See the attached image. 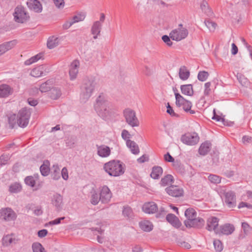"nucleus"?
<instances>
[{
    "mask_svg": "<svg viewBox=\"0 0 252 252\" xmlns=\"http://www.w3.org/2000/svg\"><path fill=\"white\" fill-rule=\"evenodd\" d=\"M125 164L120 160H112L104 164L103 169L110 176L118 177L124 174Z\"/></svg>",
    "mask_w": 252,
    "mask_h": 252,
    "instance_id": "nucleus-1",
    "label": "nucleus"
},
{
    "mask_svg": "<svg viewBox=\"0 0 252 252\" xmlns=\"http://www.w3.org/2000/svg\"><path fill=\"white\" fill-rule=\"evenodd\" d=\"M96 83L93 79H85L81 87L80 99L86 102L94 91Z\"/></svg>",
    "mask_w": 252,
    "mask_h": 252,
    "instance_id": "nucleus-2",
    "label": "nucleus"
},
{
    "mask_svg": "<svg viewBox=\"0 0 252 252\" xmlns=\"http://www.w3.org/2000/svg\"><path fill=\"white\" fill-rule=\"evenodd\" d=\"M108 104L109 102L105 99L103 94L97 97L94 107L99 116L104 118L108 115L109 110L107 109Z\"/></svg>",
    "mask_w": 252,
    "mask_h": 252,
    "instance_id": "nucleus-3",
    "label": "nucleus"
},
{
    "mask_svg": "<svg viewBox=\"0 0 252 252\" xmlns=\"http://www.w3.org/2000/svg\"><path fill=\"white\" fill-rule=\"evenodd\" d=\"M189 34L188 30L183 27V24L178 25V28L172 30L170 34L171 38L176 41H179L187 37Z\"/></svg>",
    "mask_w": 252,
    "mask_h": 252,
    "instance_id": "nucleus-4",
    "label": "nucleus"
},
{
    "mask_svg": "<svg viewBox=\"0 0 252 252\" xmlns=\"http://www.w3.org/2000/svg\"><path fill=\"white\" fill-rule=\"evenodd\" d=\"M31 116V112L27 108H23L20 110L17 115V125L22 127H25L29 124Z\"/></svg>",
    "mask_w": 252,
    "mask_h": 252,
    "instance_id": "nucleus-5",
    "label": "nucleus"
},
{
    "mask_svg": "<svg viewBox=\"0 0 252 252\" xmlns=\"http://www.w3.org/2000/svg\"><path fill=\"white\" fill-rule=\"evenodd\" d=\"M124 116L126 122L131 126H138L139 125L138 119L136 116L134 111L131 109L127 108L124 111Z\"/></svg>",
    "mask_w": 252,
    "mask_h": 252,
    "instance_id": "nucleus-6",
    "label": "nucleus"
},
{
    "mask_svg": "<svg viewBox=\"0 0 252 252\" xmlns=\"http://www.w3.org/2000/svg\"><path fill=\"white\" fill-rule=\"evenodd\" d=\"M175 103L177 107H182L186 112H189L191 114L195 113L194 110L191 109L192 105L191 102L185 99L182 95H177V98Z\"/></svg>",
    "mask_w": 252,
    "mask_h": 252,
    "instance_id": "nucleus-7",
    "label": "nucleus"
},
{
    "mask_svg": "<svg viewBox=\"0 0 252 252\" xmlns=\"http://www.w3.org/2000/svg\"><path fill=\"white\" fill-rule=\"evenodd\" d=\"M199 137L196 132H187L182 135L181 141L188 145L193 146L197 144Z\"/></svg>",
    "mask_w": 252,
    "mask_h": 252,
    "instance_id": "nucleus-8",
    "label": "nucleus"
},
{
    "mask_svg": "<svg viewBox=\"0 0 252 252\" xmlns=\"http://www.w3.org/2000/svg\"><path fill=\"white\" fill-rule=\"evenodd\" d=\"M17 215L10 208H3L0 209V219L5 221H13L16 220Z\"/></svg>",
    "mask_w": 252,
    "mask_h": 252,
    "instance_id": "nucleus-9",
    "label": "nucleus"
},
{
    "mask_svg": "<svg viewBox=\"0 0 252 252\" xmlns=\"http://www.w3.org/2000/svg\"><path fill=\"white\" fill-rule=\"evenodd\" d=\"M184 224L187 227L202 228L205 224V220L201 218L195 217L189 220H185Z\"/></svg>",
    "mask_w": 252,
    "mask_h": 252,
    "instance_id": "nucleus-10",
    "label": "nucleus"
},
{
    "mask_svg": "<svg viewBox=\"0 0 252 252\" xmlns=\"http://www.w3.org/2000/svg\"><path fill=\"white\" fill-rule=\"evenodd\" d=\"M14 19L18 23H23L29 18L23 7H17L14 13Z\"/></svg>",
    "mask_w": 252,
    "mask_h": 252,
    "instance_id": "nucleus-11",
    "label": "nucleus"
},
{
    "mask_svg": "<svg viewBox=\"0 0 252 252\" xmlns=\"http://www.w3.org/2000/svg\"><path fill=\"white\" fill-rule=\"evenodd\" d=\"M219 219L216 217H210L207 220V225L206 228L209 231H214L217 234L219 227Z\"/></svg>",
    "mask_w": 252,
    "mask_h": 252,
    "instance_id": "nucleus-12",
    "label": "nucleus"
},
{
    "mask_svg": "<svg viewBox=\"0 0 252 252\" xmlns=\"http://www.w3.org/2000/svg\"><path fill=\"white\" fill-rule=\"evenodd\" d=\"M112 195V193L108 187L106 186H104L102 187L99 193V199H100L101 203H107L110 201Z\"/></svg>",
    "mask_w": 252,
    "mask_h": 252,
    "instance_id": "nucleus-13",
    "label": "nucleus"
},
{
    "mask_svg": "<svg viewBox=\"0 0 252 252\" xmlns=\"http://www.w3.org/2000/svg\"><path fill=\"white\" fill-rule=\"evenodd\" d=\"M166 192L170 196L175 197L183 195L184 190L178 186L171 185L165 189Z\"/></svg>",
    "mask_w": 252,
    "mask_h": 252,
    "instance_id": "nucleus-14",
    "label": "nucleus"
},
{
    "mask_svg": "<svg viewBox=\"0 0 252 252\" xmlns=\"http://www.w3.org/2000/svg\"><path fill=\"white\" fill-rule=\"evenodd\" d=\"M52 203L58 212L61 211L63 205V196L59 193L54 194L52 199Z\"/></svg>",
    "mask_w": 252,
    "mask_h": 252,
    "instance_id": "nucleus-15",
    "label": "nucleus"
},
{
    "mask_svg": "<svg viewBox=\"0 0 252 252\" xmlns=\"http://www.w3.org/2000/svg\"><path fill=\"white\" fill-rule=\"evenodd\" d=\"M235 230L234 226L230 223H226L220 225L217 231V234H223L228 235L232 234Z\"/></svg>",
    "mask_w": 252,
    "mask_h": 252,
    "instance_id": "nucleus-16",
    "label": "nucleus"
},
{
    "mask_svg": "<svg viewBox=\"0 0 252 252\" xmlns=\"http://www.w3.org/2000/svg\"><path fill=\"white\" fill-rule=\"evenodd\" d=\"M225 202L229 208H233L236 206V196L233 191L227 192L225 194Z\"/></svg>",
    "mask_w": 252,
    "mask_h": 252,
    "instance_id": "nucleus-17",
    "label": "nucleus"
},
{
    "mask_svg": "<svg viewBox=\"0 0 252 252\" xmlns=\"http://www.w3.org/2000/svg\"><path fill=\"white\" fill-rule=\"evenodd\" d=\"M158 206L154 202H146L142 206V210L147 214H154L157 212Z\"/></svg>",
    "mask_w": 252,
    "mask_h": 252,
    "instance_id": "nucleus-18",
    "label": "nucleus"
},
{
    "mask_svg": "<svg viewBox=\"0 0 252 252\" xmlns=\"http://www.w3.org/2000/svg\"><path fill=\"white\" fill-rule=\"evenodd\" d=\"M27 4L30 9L36 12H41L42 10V5L38 0H28Z\"/></svg>",
    "mask_w": 252,
    "mask_h": 252,
    "instance_id": "nucleus-19",
    "label": "nucleus"
},
{
    "mask_svg": "<svg viewBox=\"0 0 252 252\" xmlns=\"http://www.w3.org/2000/svg\"><path fill=\"white\" fill-rule=\"evenodd\" d=\"M166 220L169 223L175 228H178L182 225V223L178 217L173 214H168L166 216Z\"/></svg>",
    "mask_w": 252,
    "mask_h": 252,
    "instance_id": "nucleus-20",
    "label": "nucleus"
},
{
    "mask_svg": "<svg viewBox=\"0 0 252 252\" xmlns=\"http://www.w3.org/2000/svg\"><path fill=\"white\" fill-rule=\"evenodd\" d=\"M102 24L100 21H95L93 23L91 28V33L94 35L93 38L95 39L97 38L98 35L100 34L101 30Z\"/></svg>",
    "mask_w": 252,
    "mask_h": 252,
    "instance_id": "nucleus-21",
    "label": "nucleus"
},
{
    "mask_svg": "<svg viewBox=\"0 0 252 252\" xmlns=\"http://www.w3.org/2000/svg\"><path fill=\"white\" fill-rule=\"evenodd\" d=\"M79 63L77 61H73L71 64L70 67L69 69V75L71 80H73L76 78V76L78 72V66Z\"/></svg>",
    "mask_w": 252,
    "mask_h": 252,
    "instance_id": "nucleus-22",
    "label": "nucleus"
},
{
    "mask_svg": "<svg viewBox=\"0 0 252 252\" xmlns=\"http://www.w3.org/2000/svg\"><path fill=\"white\" fill-rule=\"evenodd\" d=\"M211 145V142L208 141H206L202 143L198 150L199 154L202 156L206 155L210 152Z\"/></svg>",
    "mask_w": 252,
    "mask_h": 252,
    "instance_id": "nucleus-23",
    "label": "nucleus"
},
{
    "mask_svg": "<svg viewBox=\"0 0 252 252\" xmlns=\"http://www.w3.org/2000/svg\"><path fill=\"white\" fill-rule=\"evenodd\" d=\"M12 88L8 85L2 84L0 85V97H6L12 94Z\"/></svg>",
    "mask_w": 252,
    "mask_h": 252,
    "instance_id": "nucleus-24",
    "label": "nucleus"
},
{
    "mask_svg": "<svg viewBox=\"0 0 252 252\" xmlns=\"http://www.w3.org/2000/svg\"><path fill=\"white\" fill-rule=\"evenodd\" d=\"M97 154L99 156L105 158L108 157L111 153V150L109 147L105 145L97 146Z\"/></svg>",
    "mask_w": 252,
    "mask_h": 252,
    "instance_id": "nucleus-25",
    "label": "nucleus"
},
{
    "mask_svg": "<svg viewBox=\"0 0 252 252\" xmlns=\"http://www.w3.org/2000/svg\"><path fill=\"white\" fill-rule=\"evenodd\" d=\"M183 94L188 96H192L194 94L192 85L191 84L182 85L180 87Z\"/></svg>",
    "mask_w": 252,
    "mask_h": 252,
    "instance_id": "nucleus-26",
    "label": "nucleus"
},
{
    "mask_svg": "<svg viewBox=\"0 0 252 252\" xmlns=\"http://www.w3.org/2000/svg\"><path fill=\"white\" fill-rule=\"evenodd\" d=\"M190 75V72L185 65L181 66L179 69V76L182 80H187Z\"/></svg>",
    "mask_w": 252,
    "mask_h": 252,
    "instance_id": "nucleus-27",
    "label": "nucleus"
},
{
    "mask_svg": "<svg viewBox=\"0 0 252 252\" xmlns=\"http://www.w3.org/2000/svg\"><path fill=\"white\" fill-rule=\"evenodd\" d=\"M50 162L48 160H44L43 164L40 166V171L43 176H47L49 175L50 171Z\"/></svg>",
    "mask_w": 252,
    "mask_h": 252,
    "instance_id": "nucleus-28",
    "label": "nucleus"
},
{
    "mask_svg": "<svg viewBox=\"0 0 252 252\" xmlns=\"http://www.w3.org/2000/svg\"><path fill=\"white\" fill-rule=\"evenodd\" d=\"M162 173L163 169L160 166H155L152 168L150 176L154 179H158Z\"/></svg>",
    "mask_w": 252,
    "mask_h": 252,
    "instance_id": "nucleus-29",
    "label": "nucleus"
},
{
    "mask_svg": "<svg viewBox=\"0 0 252 252\" xmlns=\"http://www.w3.org/2000/svg\"><path fill=\"white\" fill-rule=\"evenodd\" d=\"M126 146L130 149L131 152L134 155L139 153V149L138 145L133 141L127 140L126 141Z\"/></svg>",
    "mask_w": 252,
    "mask_h": 252,
    "instance_id": "nucleus-30",
    "label": "nucleus"
},
{
    "mask_svg": "<svg viewBox=\"0 0 252 252\" xmlns=\"http://www.w3.org/2000/svg\"><path fill=\"white\" fill-rule=\"evenodd\" d=\"M48 94L51 99L56 100L61 96L62 92L61 90L58 88H52L50 90Z\"/></svg>",
    "mask_w": 252,
    "mask_h": 252,
    "instance_id": "nucleus-31",
    "label": "nucleus"
},
{
    "mask_svg": "<svg viewBox=\"0 0 252 252\" xmlns=\"http://www.w3.org/2000/svg\"><path fill=\"white\" fill-rule=\"evenodd\" d=\"M140 228L144 231L149 232L153 229V225L149 220H144L139 222Z\"/></svg>",
    "mask_w": 252,
    "mask_h": 252,
    "instance_id": "nucleus-32",
    "label": "nucleus"
},
{
    "mask_svg": "<svg viewBox=\"0 0 252 252\" xmlns=\"http://www.w3.org/2000/svg\"><path fill=\"white\" fill-rule=\"evenodd\" d=\"M59 44V39L55 36L50 37L47 42V46L49 49H53L57 46Z\"/></svg>",
    "mask_w": 252,
    "mask_h": 252,
    "instance_id": "nucleus-33",
    "label": "nucleus"
},
{
    "mask_svg": "<svg viewBox=\"0 0 252 252\" xmlns=\"http://www.w3.org/2000/svg\"><path fill=\"white\" fill-rule=\"evenodd\" d=\"M122 214L127 219H133L134 216L132 209L127 205L123 207Z\"/></svg>",
    "mask_w": 252,
    "mask_h": 252,
    "instance_id": "nucleus-34",
    "label": "nucleus"
},
{
    "mask_svg": "<svg viewBox=\"0 0 252 252\" xmlns=\"http://www.w3.org/2000/svg\"><path fill=\"white\" fill-rule=\"evenodd\" d=\"M52 86V81L50 80H47L40 85L39 90L41 93H46L50 91Z\"/></svg>",
    "mask_w": 252,
    "mask_h": 252,
    "instance_id": "nucleus-35",
    "label": "nucleus"
},
{
    "mask_svg": "<svg viewBox=\"0 0 252 252\" xmlns=\"http://www.w3.org/2000/svg\"><path fill=\"white\" fill-rule=\"evenodd\" d=\"M51 176L54 180H58L60 178V169L58 165H53Z\"/></svg>",
    "mask_w": 252,
    "mask_h": 252,
    "instance_id": "nucleus-36",
    "label": "nucleus"
},
{
    "mask_svg": "<svg viewBox=\"0 0 252 252\" xmlns=\"http://www.w3.org/2000/svg\"><path fill=\"white\" fill-rule=\"evenodd\" d=\"M185 215L187 219V220H189L196 217L197 213L194 209L189 208L185 211Z\"/></svg>",
    "mask_w": 252,
    "mask_h": 252,
    "instance_id": "nucleus-37",
    "label": "nucleus"
},
{
    "mask_svg": "<svg viewBox=\"0 0 252 252\" xmlns=\"http://www.w3.org/2000/svg\"><path fill=\"white\" fill-rule=\"evenodd\" d=\"M174 181L173 177L170 174L165 176L163 178H161L160 181V184L162 186H165L169 184L173 183Z\"/></svg>",
    "mask_w": 252,
    "mask_h": 252,
    "instance_id": "nucleus-38",
    "label": "nucleus"
},
{
    "mask_svg": "<svg viewBox=\"0 0 252 252\" xmlns=\"http://www.w3.org/2000/svg\"><path fill=\"white\" fill-rule=\"evenodd\" d=\"M43 57V54L41 53H40L35 56H34L32 57H31L29 60H27L25 61V65H30L37 61H38L39 59H41Z\"/></svg>",
    "mask_w": 252,
    "mask_h": 252,
    "instance_id": "nucleus-39",
    "label": "nucleus"
},
{
    "mask_svg": "<svg viewBox=\"0 0 252 252\" xmlns=\"http://www.w3.org/2000/svg\"><path fill=\"white\" fill-rule=\"evenodd\" d=\"M242 228L245 235L249 236L252 234V227L247 222L242 223Z\"/></svg>",
    "mask_w": 252,
    "mask_h": 252,
    "instance_id": "nucleus-40",
    "label": "nucleus"
},
{
    "mask_svg": "<svg viewBox=\"0 0 252 252\" xmlns=\"http://www.w3.org/2000/svg\"><path fill=\"white\" fill-rule=\"evenodd\" d=\"M237 79L239 83L245 87H248L250 84L249 80L245 77V76L242 74L238 73L237 75Z\"/></svg>",
    "mask_w": 252,
    "mask_h": 252,
    "instance_id": "nucleus-41",
    "label": "nucleus"
},
{
    "mask_svg": "<svg viewBox=\"0 0 252 252\" xmlns=\"http://www.w3.org/2000/svg\"><path fill=\"white\" fill-rule=\"evenodd\" d=\"M33 252H46L42 245L38 242L33 243L32 245Z\"/></svg>",
    "mask_w": 252,
    "mask_h": 252,
    "instance_id": "nucleus-42",
    "label": "nucleus"
},
{
    "mask_svg": "<svg viewBox=\"0 0 252 252\" xmlns=\"http://www.w3.org/2000/svg\"><path fill=\"white\" fill-rule=\"evenodd\" d=\"M22 189L21 185L17 183H15L13 184H11L9 186V190L10 192L12 193H17L21 191Z\"/></svg>",
    "mask_w": 252,
    "mask_h": 252,
    "instance_id": "nucleus-43",
    "label": "nucleus"
},
{
    "mask_svg": "<svg viewBox=\"0 0 252 252\" xmlns=\"http://www.w3.org/2000/svg\"><path fill=\"white\" fill-rule=\"evenodd\" d=\"M209 76V73L206 71H200L197 75L198 79L201 81L204 82L206 81Z\"/></svg>",
    "mask_w": 252,
    "mask_h": 252,
    "instance_id": "nucleus-44",
    "label": "nucleus"
},
{
    "mask_svg": "<svg viewBox=\"0 0 252 252\" xmlns=\"http://www.w3.org/2000/svg\"><path fill=\"white\" fill-rule=\"evenodd\" d=\"M204 23L211 32L214 31L217 26L216 23L213 22L210 19L205 20L204 21Z\"/></svg>",
    "mask_w": 252,
    "mask_h": 252,
    "instance_id": "nucleus-45",
    "label": "nucleus"
},
{
    "mask_svg": "<svg viewBox=\"0 0 252 252\" xmlns=\"http://www.w3.org/2000/svg\"><path fill=\"white\" fill-rule=\"evenodd\" d=\"M200 8L202 10L208 15H210L212 12L209 8L208 2L205 0H203L200 4Z\"/></svg>",
    "mask_w": 252,
    "mask_h": 252,
    "instance_id": "nucleus-46",
    "label": "nucleus"
},
{
    "mask_svg": "<svg viewBox=\"0 0 252 252\" xmlns=\"http://www.w3.org/2000/svg\"><path fill=\"white\" fill-rule=\"evenodd\" d=\"M25 184L32 188L34 187L35 185V180L34 177L32 176H27L25 179Z\"/></svg>",
    "mask_w": 252,
    "mask_h": 252,
    "instance_id": "nucleus-47",
    "label": "nucleus"
},
{
    "mask_svg": "<svg viewBox=\"0 0 252 252\" xmlns=\"http://www.w3.org/2000/svg\"><path fill=\"white\" fill-rule=\"evenodd\" d=\"M213 244L214 248L218 252H220L223 250V245L221 242L218 239L214 240Z\"/></svg>",
    "mask_w": 252,
    "mask_h": 252,
    "instance_id": "nucleus-48",
    "label": "nucleus"
},
{
    "mask_svg": "<svg viewBox=\"0 0 252 252\" xmlns=\"http://www.w3.org/2000/svg\"><path fill=\"white\" fill-rule=\"evenodd\" d=\"M99 201H100V199H99V196H98V194L96 192L95 190H94V191L92 192L91 196V203L94 205H95L98 204Z\"/></svg>",
    "mask_w": 252,
    "mask_h": 252,
    "instance_id": "nucleus-49",
    "label": "nucleus"
},
{
    "mask_svg": "<svg viewBox=\"0 0 252 252\" xmlns=\"http://www.w3.org/2000/svg\"><path fill=\"white\" fill-rule=\"evenodd\" d=\"M173 165L178 172L181 173H184L185 172V169L180 162L177 160L174 162Z\"/></svg>",
    "mask_w": 252,
    "mask_h": 252,
    "instance_id": "nucleus-50",
    "label": "nucleus"
},
{
    "mask_svg": "<svg viewBox=\"0 0 252 252\" xmlns=\"http://www.w3.org/2000/svg\"><path fill=\"white\" fill-rule=\"evenodd\" d=\"M17 115L16 114L11 115L8 118V123L11 128H13L14 126L17 124Z\"/></svg>",
    "mask_w": 252,
    "mask_h": 252,
    "instance_id": "nucleus-51",
    "label": "nucleus"
},
{
    "mask_svg": "<svg viewBox=\"0 0 252 252\" xmlns=\"http://www.w3.org/2000/svg\"><path fill=\"white\" fill-rule=\"evenodd\" d=\"M3 43L4 45V46L7 51L12 49L16 45L17 43V41L16 40H13L10 41L4 42Z\"/></svg>",
    "mask_w": 252,
    "mask_h": 252,
    "instance_id": "nucleus-52",
    "label": "nucleus"
},
{
    "mask_svg": "<svg viewBox=\"0 0 252 252\" xmlns=\"http://www.w3.org/2000/svg\"><path fill=\"white\" fill-rule=\"evenodd\" d=\"M13 240L10 235L4 236L2 238V244L5 246H8L12 243Z\"/></svg>",
    "mask_w": 252,
    "mask_h": 252,
    "instance_id": "nucleus-53",
    "label": "nucleus"
},
{
    "mask_svg": "<svg viewBox=\"0 0 252 252\" xmlns=\"http://www.w3.org/2000/svg\"><path fill=\"white\" fill-rule=\"evenodd\" d=\"M85 16L84 14H80L77 15H75L72 17L71 21L72 22L73 24H74L75 23L82 21L85 19Z\"/></svg>",
    "mask_w": 252,
    "mask_h": 252,
    "instance_id": "nucleus-54",
    "label": "nucleus"
},
{
    "mask_svg": "<svg viewBox=\"0 0 252 252\" xmlns=\"http://www.w3.org/2000/svg\"><path fill=\"white\" fill-rule=\"evenodd\" d=\"M43 73V71L40 70L39 68H35L32 70L31 75L34 77H38L41 76Z\"/></svg>",
    "mask_w": 252,
    "mask_h": 252,
    "instance_id": "nucleus-55",
    "label": "nucleus"
},
{
    "mask_svg": "<svg viewBox=\"0 0 252 252\" xmlns=\"http://www.w3.org/2000/svg\"><path fill=\"white\" fill-rule=\"evenodd\" d=\"M209 180L213 183L218 184L220 182V178L219 176L216 175H210L208 177Z\"/></svg>",
    "mask_w": 252,
    "mask_h": 252,
    "instance_id": "nucleus-56",
    "label": "nucleus"
},
{
    "mask_svg": "<svg viewBox=\"0 0 252 252\" xmlns=\"http://www.w3.org/2000/svg\"><path fill=\"white\" fill-rule=\"evenodd\" d=\"M211 83L210 82H207L204 85V94L206 96L209 95L211 93V89L210 88Z\"/></svg>",
    "mask_w": 252,
    "mask_h": 252,
    "instance_id": "nucleus-57",
    "label": "nucleus"
},
{
    "mask_svg": "<svg viewBox=\"0 0 252 252\" xmlns=\"http://www.w3.org/2000/svg\"><path fill=\"white\" fill-rule=\"evenodd\" d=\"M167 113L172 117H179V115L174 112L173 108L170 105L169 103H167Z\"/></svg>",
    "mask_w": 252,
    "mask_h": 252,
    "instance_id": "nucleus-58",
    "label": "nucleus"
},
{
    "mask_svg": "<svg viewBox=\"0 0 252 252\" xmlns=\"http://www.w3.org/2000/svg\"><path fill=\"white\" fill-rule=\"evenodd\" d=\"M177 244L178 246L186 248L187 249H189L191 248L190 245L189 243L183 241L181 239H179L177 241Z\"/></svg>",
    "mask_w": 252,
    "mask_h": 252,
    "instance_id": "nucleus-59",
    "label": "nucleus"
},
{
    "mask_svg": "<svg viewBox=\"0 0 252 252\" xmlns=\"http://www.w3.org/2000/svg\"><path fill=\"white\" fill-rule=\"evenodd\" d=\"M161 38H162V40H163V41L164 43H165L167 46H172L173 42H172V41L170 39L171 37H170V36H169L167 35H164L162 36Z\"/></svg>",
    "mask_w": 252,
    "mask_h": 252,
    "instance_id": "nucleus-60",
    "label": "nucleus"
},
{
    "mask_svg": "<svg viewBox=\"0 0 252 252\" xmlns=\"http://www.w3.org/2000/svg\"><path fill=\"white\" fill-rule=\"evenodd\" d=\"M9 159V156L7 155L3 154L0 157V164H6L7 162Z\"/></svg>",
    "mask_w": 252,
    "mask_h": 252,
    "instance_id": "nucleus-61",
    "label": "nucleus"
},
{
    "mask_svg": "<svg viewBox=\"0 0 252 252\" xmlns=\"http://www.w3.org/2000/svg\"><path fill=\"white\" fill-rule=\"evenodd\" d=\"M130 134L129 133L128 131L126 129L123 130L122 132V138L125 140H129Z\"/></svg>",
    "mask_w": 252,
    "mask_h": 252,
    "instance_id": "nucleus-62",
    "label": "nucleus"
},
{
    "mask_svg": "<svg viewBox=\"0 0 252 252\" xmlns=\"http://www.w3.org/2000/svg\"><path fill=\"white\" fill-rule=\"evenodd\" d=\"M164 160L167 162H175L174 158L170 155L169 153H167L164 156Z\"/></svg>",
    "mask_w": 252,
    "mask_h": 252,
    "instance_id": "nucleus-63",
    "label": "nucleus"
},
{
    "mask_svg": "<svg viewBox=\"0 0 252 252\" xmlns=\"http://www.w3.org/2000/svg\"><path fill=\"white\" fill-rule=\"evenodd\" d=\"M61 174H62V177L64 180H66L68 179V171L66 167H63L62 169V171H61Z\"/></svg>",
    "mask_w": 252,
    "mask_h": 252,
    "instance_id": "nucleus-64",
    "label": "nucleus"
}]
</instances>
